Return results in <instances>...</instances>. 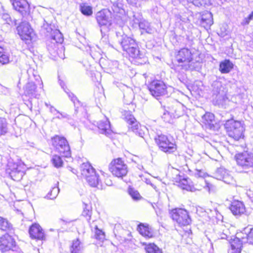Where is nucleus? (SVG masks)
<instances>
[{
	"label": "nucleus",
	"mask_w": 253,
	"mask_h": 253,
	"mask_svg": "<svg viewBox=\"0 0 253 253\" xmlns=\"http://www.w3.org/2000/svg\"><path fill=\"white\" fill-rule=\"evenodd\" d=\"M116 35L118 43L124 51L133 58L139 59L143 58V55L140 52L138 44L135 40L125 34L122 35L119 32H117Z\"/></svg>",
	"instance_id": "f257e3e1"
},
{
	"label": "nucleus",
	"mask_w": 253,
	"mask_h": 253,
	"mask_svg": "<svg viewBox=\"0 0 253 253\" xmlns=\"http://www.w3.org/2000/svg\"><path fill=\"white\" fill-rule=\"evenodd\" d=\"M192 60L191 51L187 48H183L175 53L174 63L182 69L192 70L194 69L192 65Z\"/></svg>",
	"instance_id": "f03ea898"
},
{
	"label": "nucleus",
	"mask_w": 253,
	"mask_h": 253,
	"mask_svg": "<svg viewBox=\"0 0 253 253\" xmlns=\"http://www.w3.org/2000/svg\"><path fill=\"white\" fill-rule=\"evenodd\" d=\"M155 141L159 148L166 153H172L177 150L175 141L170 135L158 134L155 137Z\"/></svg>",
	"instance_id": "7ed1b4c3"
},
{
	"label": "nucleus",
	"mask_w": 253,
	"mask_h": 253,
	"mask_svg": "<svg viewBox=\"0 0 253 253\" xmlns=\"http://www.w3.org/2000/svg\"><path fill=\"white\" fill-rule=\"evenodd\" d=\"M224 126L229 136L235 140L244 137L245 128L241 122L233 119L228 120L226 121Z\"/></svg>",
	"instance_id": "20e7f679"
},
{
	"label": "nucleus",
	"mask_w": 253,
	"mask_h": 253,
	"mask_svg": "<svg viewBox=\"0 0 253 253\" xmlns=\"http://www.w3.org/2000/svg\"><path fill=\"white\" fill-rule=\"evenodd\" d=\"M25 166L20 162L15 163L12 160L8 161L6 172L14 181H20L25 174Z\"/></svg>",
	"instance_id": "39448f33"
},
{
	"label": "nucleus",
	"mask_w": 253,
	"mask_h": 253,
	"mask_svg": "<svg viewBox=\"0 0 253 253\" xmlns=\"http://www.w3.org/2000/svg\"><path fill=\"white\" fill-rule=\"evenodd\" d=\"M212 101L215 105H223L226 100L227 90L219 81H215L212 84Z\"/></svg>",
	"instance_id": "423d86ee"
},
{
	"label": "nucleus",
	"mask_w": 253,
	"mask_h": 253,
	"mask_svg": "<svg viewBox=\"0 0 253 253\" xmlns=\"http://www.w3.org/2000/svg\"><path fill=\"white\" fill-rule=\"evenodd\" d=\"M81 171L90 186L95 187L98 185L100 182L99 175L90 164L83 163L81 166Z\"/></svg>",
	"instance_id": "0eeeda50"
},
{
	"label": "nucleus",
	"mask_w": 253,
	"mask_h": 253,
	"mask_svg": "<svg viewBox=\"0 0 253 253\" xmlns=\"http://www.w3.org/2000/svg\"><path fill=\"white\" fill-rule=\"evenodd\" d=\"M52 145L56 151L62 156L69 157L71 156V150L66 139L61 136L55 135L51 138Z\"/></svg>",
	"instance_id": "6e6552de"
},
{
	"label": "nucleus",
	"mask_w": 253,
	"mask_h": 253,
	"mask_svg": "<svg viewBox=\"0 0 253 253\" xmlns=\"http://www.w3.org/2000/svg\"><path fill=\"white\" fill-rule=\"evenodd\" d=\"M235 159L237 165L245 170H250L253 168V153L244 151L237 153Z\"/></svg>",
	"instance_id": "1a4fd4ad"
},
{
	"label": "nucleus",
	"mask_w": 253,
	"mask_h": 253,
	"mask_svg": "<svg viewBox=\"0 0 253 253\" xmlns=\"http://www.w3.org/2000/svg\"><path fill=\"white\" fill-rule=\"evenodd\" d=\"M110 171L116 177L123 178L128 172L127 165L121 158L113 160L109 166Z\"/></svg>",
	"instance_id": "9d476101"
},
{
	"label": "nucleus",
	"mask_w": 253,
	"mask_h": 253,
	"mask_svg": "<svg viewBox=\"0 0 253 253\" xmlns=\"http://www.w3.org/2000/svg\"><path fill=\"white\" fill-rule=\"evenodd\" d=\"M171 217L180 226H186L191 222L188 211L183 209H175L171 211Z\"/></svg>",
	"instance_id": "9b49d317"
},
{
	"label": "nucleus",
	"mask_w": 253,
	"mask_h": 253,
	"mask_svg": "<svg viewBox=\"0 0 253 253\" xmlns=\"http://www.w3.org/2000/svg\"><path fill=\"white\" fill-rule=\"evenodd\" d=\"M148 88L152 95L155 97L168 95L167 86L162 81H153L149 85Z\"/></svg>",
	"instance_id": "f8f14e48"
},
{
	"label": "nucleus",
	"mask_w": 253,
	"mask_h": 253,
	"mask_svg": "<svg viewBox=\"0 0 253 253\" xmlns=\"http://www.w3.org/2000/svg\"><path fill=\"white\" fill-rule=\"evenodd\" d=\"M96 20L101 28L100 31L102 33L103 29L108 30L111 25V12L108 9H103L96 14Z\"/></svg>",
	"instance_id": "ddd939ff"
},
{
	"label": "nucleus",
	"mask_w": 253,
	"mask_h": 253,
	"mask_svg": "<svg viewBox=\"0 0 253 253\" xmlns=\"http://www.w3.org/2000/svg\"><path fill=\"white\" fill-rule=\"evenodd\" d=\"M50 37L51 42L47 45V49L51 55L55 56V54L58 53V43L61 44L63 41V35L59 30L54 29Z\"/></svg>",
	"instance_id": "4468645a"
},
{
	"label": "nucleus",
	"mask_w": 253,
	"mask_h": 253,
	"mask_svg": "<svg viewBox=\"0 0 253 253\" xmlns=\"http://www.w3.org/2000/svg\"><path fill=\"white\" fill-rule=\"evenodd\" d=\"M17 30L22 40L25 41L26 42L32 40L33 30L28 22L26 21L22 22L17 27Z\"/></svg>",
	"instance_id": "2eb2a0df"
},
{
	"label": "nucleus",
	"mask_w": 253,
	"mask_h": 253,
	"mask_svg": "<svg viewBox=\"0 0 253 253\" xmlns=\"http://www.w3.org/2000/svg\"><path fill=\"white\" fill-rule=\"evenodd\" d=\"M124 119L128 124L129 130L142 136V133L139 131V125L130 111H125L123 114Z\"/></svg>",
	"instance_id": "dca6fc26"
},
{
	"label": "nucleus",
	"mask_w": 253,
	"mask_h": 253,
	"mask_svg": "<svg viewBox=\"0 0 253 253\" xmlns=\"http://www.w3.org/2000/svg\"><path fill=\"white\" fill-rule=\"evenodd\" d=\"M230 210L235 216H241L246 211V208L244 203L238 200L232 202L230 206Z\"/></svg>",
	"instance_id": "f3484780"
},
{
	"label": "nucleus",
	"mask_w": 253,
	"mask_h": 253,
	"mask_svg": "<svg viewBox=\"0 0 253 253\" xmlns=\"http://www.w3.org/2000/svg\"><path fill=\"white\" fill-rule=\"evenodd\" d=\"M96 124L100 133L104 134L107 136H110L112 134V131L111 129L110 123L106 117L102 120L97 122Z\"/></svg>",
	"instance_id": "a211bd4d"
},
{
	"label": "nucleus",
	"mask_w": 253,
	"mask_h": 253,
	"mask_svg": "<svg viewBox=\"0 0 253 253\" xmlns=\"http://www.w3.org/2000/svg\"><path fill=\"white\" fill-rule=\"evenodd\" d=\"M13 5L22 15H26L29 12V4L26 0H15Z\"/></svg>",
	"instance_id": "6ab92c4d"
},
{
	"label": "nucleus",
	"mask_w": 253,
	"mask_h": 253,
	"mask_svg": "<svg viewBox=\"0 0 253 253\" xmlns=\"http://www.w3.org/2000/svg\"><path fill=\"white\" fill-rule=\"evenodd\" d=\"M178 186L183 190L192 192L201 190V187H199L198 184L193 185L191 180L188 178L180 179L178 183Z\"/></svg>",
	"instance_id": "aec40b11"
},
{
	"label": "nucleus",
	"mask_w": 253,
	"mask_h": 253,
	"mask_svg": "<svg viewBox=\"0 0 253 253\" xmlns=\"http://www.w3.org/2000/svg\"><path fill=\"white\" fill-rule=\"evenodd\" d=\"M15 247V242L13 238H0V250L5 252L13 250Z\"/></svg>",
	"instance_id": "412c9836"
},
{
	"label": "nucleus",
	"mask_w": 253,
	"mask_h": 253,
	"mask_svg": "<svg viewBox=\"0 0 253 253\" xmlns=\"http://www.w3.org/2000/svg\"><path fill=\"white\" fill-rule=\"evenodd\" d=\"M30 237H45L43 229L38 223H33L29 229Z\"/></svg>",
	"instance_id": "4be33fe9"
},
{
	"label": "nucleus",
	"mask_w": 253,
	"mask_h": 253,
	"mask_svg": "<svg viewBox=\"0 0 253 253\" xmlns=\"http://www.w3.org/2000/svg\"><path fill=\"white\" fill-rule=\"evenodd\" d=\"M137 230L144 237H152V228L147 223H140L137 227Z\"/></svg>",
	"instance_id": "5701e85b"
},
{
	"label": "nucleus",
	"mask_w": 253,
	"mask_h": 253,
	"mask_svg": "<svg viewBox=\"0 0 253 253\" xmlns=\"http://www.w3.org/2000/svg\"><path fill=\"white\" fill-rule=\"evenodd\" d=\"M134 17L136 20L139 22V28L142 30L141 34L145 33L151 34L154 32V29L151 27L150 24L148 21L140 18H137L135 15H134Z\"/></svg>",
	"instance_id": "b1692460"
},
{
	"label": "nucleus",
	"mask_w": 253,
	"mask_h": 253,
	"mask_svg": "<svg viewBox=\"0 0 253 253\" xmlns=\"http://www.w3.org/2000/svg\"><path fill=\"white\" fill-rule=\"evenodd\" d=\"M206 212L208 214V218L210 220H212L213 223L217 224L218 222L222 221L223 216L216 209L213 210L207 209Z\"/></svg>",
	"instance_id": "393cba45"
},
{
	"label": "nucleus",
	"mask_w": 253,
	"mask_h": 253,
	"mask_svg": "<svg viewBox=\"0 0 253 253\" xmlns=\"http://www.w3.org/2000/svg\"><path fill=\"white\" fill-rule=\"evenodd\" d=\"M0 229L2 230L7 231L9 237H12V234H13L14 232L12 225L6 219L1 216H0Z\"/></svg>",
	"instance_id": "a878e982"
},
{
	"label": "nucleus",
	"mask_w": 253,
	"mask_h": 253,
	"mask_svg": "<svg viewBox=\"0 0 253 253\" xmlns=\"http://www.w3.org/2000/svg\"><path fill=\"white\" fill-rule=\"evenodd\" d=\"M201 122L210 129L214 127V116L210 112H206L202 116Z\"/></svg>",
	"instance_id": "bb28decb"
},
{
	"label": "nucleus",
	"mask_w": 253,
	"mask_h": 253,
	"mask_svg": "<svg viewBox=\"0 0 253 253\" xmlns=\"http://www.w3.org/2000/svg\"><path fill=\"white\" fill-rule=\"evenodd\" d=\"M37 86L34 83L28 82L24 87V94L30 97H36Z\"/></svg>",
	"instance_id": "cd10ccee"
},
{
	"label": "nucleus",
	"mask_w": 253,
	"mask_h": 253,
	"mask_svg": "<svg viewBox=\"0 0 253 253\" xmlns=\"http://www.w3.org/2000/svg\"><path fill=\"white\" fill-rule=\"evenodd\" d=\"M233 66V64L229 59H225L220 63L219 70L221 73L227 74L231 71Z\"/></svg>",
	"instance_id": "c85d7f7f"
},
{
	"label": "nucleus",
	"mask_w": 253,
	"mask_h": 253,
	"mask_svg": "<svg viewBox=\"0 0 253 253\" xmlns=\"http://www.w3.org/2000/svg\"><path fill=\"white\" fill-rule=\"evenodd\" d=\"M201 24L204 27H210L213 24L212 15L211 12L207 11L201 17Z\"/></svg>",
	"instance_id": "c756f323"
},
{
	"label": "nucleus",
	"mask_w": 253,
	"mask_h": 253,
	"mask_svg": "<svg viewBox=\"0 0 253 253\" xmlns=\"http://www.w3.org/2000/svg\"><path fill=\"white\" fill-rule=\"evenodd\" d=\"M180 116V115L179 113H177L176 110H175L174 111L172 110L170 111L165 110L163 113L162 118L165 122L170 123L172 120V117L178 118Z\"/></svg>",
	"instance_id": "7c9ffc66"
},
{
	"label": "nucleus",
	"mask_w": 253,
	"mask_h": 253,
	"mask_svg": "<svg viewBox=\"0 0 253 253\" xmlns=\"http://www.w3.org/2000/svg\"><path fill=\"white\" fill-rule=\"evenodd\" d=\"M70 250L71 253H82L83 246L78 238L73 240Z\"/></svg>",
	"instance_id": "2f4dec72"
},
{
	"label": "nucleus",
	"mask_w": 253,
	"mask_h": 253,
	"mask_svg": "<svg viewBox=\"0 0 253 253\" xmlns=\"http://www.w3.org/2000/svg\"><path fill=\"white\" fill-rule=\"evenodd\" d=\"M194 175L196 177L201 178L199 181L200 184L198 185L199 187H201V189L202 187L207 186V183L206 180L204 179V177L206 176V173L204 171L196 169Z\"/></svg>",
	"instance_id": "473e14b6"
},
{
	"label": "nucleus",
	"mask_w": 253,
	"mask_h": 253,
	"mask_svg": "<svg viewBox=\"0 0 253 253\" xmlns=\"http://www.w3.org/2000/svg\"><path fill=\"white\" fill-rule=\"evenodd\" d=\"M218 172L223 173L224 175L222 176L219 175L218 179L223 180L224 182L226 183H229L232 179V176L228 173L227 170L222 168H220L218 169Z\"/></svg>",
	"instance_id": "72a5a7b5"
},
{
	"label": "nucleus",
	"mask_w": 253,
	"mask_h": 253,
	"mask_svg": "<svg viewBox=\"0 0 253 253\" xmlns=\"http://www.w3.org/2000/svg\"><path fill=\"white\" fill-rule=\"evenodd\" d=\"M8 125L5 118L0 117V136L5 135L8 132Z\"/></svg>",
	"instance_id": "f704fd0d"
},
{
	"label": "nucleus",
	"mask_w": 253,
	"mask_h": 253,
	"mask_svg": "<svg viewBox=\"0 0 253 253\" xmlns=\"http://www.w3.org/2000/svg\"><path fill=\"white\" fill-rule=\"evenodd\" d=\"M231 249L235 250H239L241 251L242 247V241L240 238H231L229 241Z\"/></svg>",
	"instance_id": "c9c22d12"
},
{
	"label": "nucleus",
	"mask_w": 253,
	"mask_h": 253,
	"mask_svg": "<svg viewBox=\"0 0 253 253\" xmlns=\"http://www.w3.org/2000/svg\"><path fill=\"white\" fill-rule=\"evenodd\" d=\"M83 216L86 217V220L89 221L91 214V206L90 204H87L83 203V211L82 213Z\"/></svg>",
	"instance_id": "e433bc0d"
},
{
	"label": "nucleus",
	"mask_w": 253,
	"mask_h": 253,
	"mask_svg": "<svg viewBox=\"0 0 253 253\" xmlns=\"http://www.w3.org/2000/svg\"><path fill=\"white\" fill-rule=\"evenodd\" d=\"M147 253H163L162 251L154 244H149L145 247Z\"/></svg>",
	"instance_id": "4c0bfd02"
},
{
	"label": "nucleus",
	"mask_w": 253,
	"mask_h": 253,
	"mask_svg": "<svg viewBox=\"0 0 253 253\" xmlns=\"http://www.w3.org/2000/svg\"><path fill=\"white\" fill-rule=\"evenodd\" d=\"M1 18L5 21L6 23L10 25H16V20H12L9 14L7 13H2L0 14Z\"/></svg>",
	"instance_id": "58836bf2"
},
{
	"label": "nucleus",
	"mask_w": 253,
	"mask_h": 253,
	"mask_svg": "<svg viewBox=\"0 0 253 253\" xmlns=\"http://www.w3.org/2000/svg\"><path fill=\"white\" fill-rule=\"evenodd\" d=\"M59 192V188L57 186H54L47 193L46 197L47 199L53 200L56 198Z\"/></svg>",
	"instance_id": "ea45409f"
},
{
	"label": "nucleus",
	"mask_w": 253,
	"mask_h": 253,
	"mask_svg": "<svg viewBox=\"0 0 253 253\" xmlns=\"http://www.w3.org/2000/svg\"><path fill=\"white\" fill-rule=\"evenodd\" d=\"M51 162L53 165L56 168H60L62 166L63 161L59 156L53 155L51 159Z\"/></svg>",
	"instance_id": "a19ab883"
},
{
	"label": "nucleus",
	"mask_w": 253,
	"mask_h": 253,
	"mask_svg": "<svg viewBox=\"0 0 253 253\" xmlns=\"http://www.w3.org/2000/svg\"><path fill=\"white\" fill-rule=\"evenodd\" d=\"M80 10L84 15L86 16H90L92 14L91 7L84 4L80 5Z\"/></svg>",
	"instance_id": "79ce46f5"
},
{
	"label": "nucleus",
	"mask_w": 253,
	"mask_h": 253,
	"mask_svg": "<svg viewBox=\"0 0 253 253\" xmlns=\"http://www.w3.org/2000/svg\"><path fill=\"white\" fill-rule=\"evenodd\" d=\"M58 115L56 116L55 118L61 120L62 119H66L67 121H68V123L71 125L72 126L74 125V121L72 120L71 117L68 115L67 113H65L64 112H60V113L58 114Z\"/></svg>",
	"instance_id": "37998d69"
},
{
	"label": "nucleus",
	"mask_w": 253,
	"mask_h": 253,
	"mask_svg": "<svg viewBox=\"0 0 253 253\" xmlns=\"http://www.w3.org/2000/svg\"><path fill=\"white\" fill-rule=\"evenodd\" d=\"M187 1L196 6L208 5L210 3V0H187Z\"/></svg>",
	"instance_id": "c03bdc74"
},
{
	"label": "nucleus",
	"mask_w": 253,
	"mask_h": 253,
	"mask_svg": "<svg viewBox=\"0 0 253 253\" xmlns=\"http://www.w3.org/2000/svg\"><path fill=\"white\" fill-rule=\"evenodd\" d=\"M60 84L61 86V87L64 89L65 91L68 94L69 97L71 98V100L74 103L75 106L77 108H78L79 106H76V105H78L77 104H78L79 105H80V103L79 101L77 99V97L75 96L72 93L68 92L65 90L63 86V83L62 82H60Z\"/></svg>",
	"instance_id": "a18cd8bd"
},
{
	"label": "nucleus",
	"mask_w": 253,
	"mask_h": 253,
	"mask_svg": "<svg viewBox=\"0 0 253 253\" xmlns=\"http://www.w3.org/2000/svg\"><path fill=\"white\" fill-rule=\"evenodd\" d=\"M129 194L134 200L137 201L142 198V197L140 196L138 192L133 189H130L129 190Z\"/></svg>",
	"instance_id": "49530a36"
},
{
	"label": "nucleus",
	"mask_w": 253,
	"mask_h": 253,
	"mask_svg": "<svg viewBox=\"0 0 253 253\" xmlns=\"http://www.w3.org/2000/svg\"><path fill=\"white\" fill-rule=\"evenodd\" d=\"M43 30H45L46 32V35H51L54 30L52 28V26L48 23L44 24L42 27Z\"/></svg>",
	"instance_id": "de8ad7c7"
},
{
	"label": "nucleus",
	"mask_w": 253,
	"mask_h": 253,
	"mask_svg": "<svg viewBox=\"0 0 253 253\" xmlns=\"http://www.w3.org/2000/svg\"><path fill=\"white\" fill-rule=\"evenodd\" d=\"M253 19V11L249 14V15L244 18L241 22V25L243 26L247 25L249 24L250 21Z\"/></svg>",
	"instance_id": "09e8293b"
},
{
	"label": "nucleus",
	"mask_w": 253,
	"mask_h": 253,
	"mask_svg": "<svg viewBox=\"0 0 253 253\" xmlns=\"http://www.w3.org/2000/svg\"><path fill=\"white\" fill-rule=\"evenodd\" d=\"M45 105L49 108V112L53 114L54 115H56L57 114L60 113V111L57 110L54 107L50 105V104L45 102Z\"/></svg>",
	"instance_id": "8fccbe9b"
},
{
	"label": "nucleus",
	"mask_w": 253,
	"mask_h": 253,
	"mask_svg": "<svg viewBox=\"0 0 253 253\" xmlns=\"http://www.w3.org/2000/svg\"><path fill=\"white\" fill-rule=\"evenodd\" d=\"M242 233L246 234L247 236L246 237H253V228H251L248 227L245 228Z\"/></svg>",
	"instance_id": "3c124183"
},
{
	"label": "nucleus",
	"mask_w": 253,
	"mask_h": 253,
	"mask_svg": "<svg viewBox=\"0 0 253 253\" xmlns=\"http://www.w3.org/2000/svg\"><path fill=\"white\" fill-rule=\"evenodd\" d=\"M94 232L95 237H100V236H105V233L102 230L99 229L96 225L95 226Z\"/></svg>",
	"instance_id": "603ef678"
},
{
	"label": "nucleus",
	"mask_w": 253,
	"mask_h": 253,
	"mask_svg": "<svg viewBox=\"0 0 253 253\" xmlns=\"http://www.w3.org/2000/svg\"><path fill=\"white\" fill-rule=\"evenodd\" d=\"M228 253H241V250L230 249L228 250Z\"/></svg>",
	"instance_id": "864d4df0"
},
{
	"label": "nucleus",
	"mask_w": 253,
	"mask_h": 253,
	"mask_svg": "<svg viewBox=\"0 0 253 253\" xmlns=\"http://www.w3.org/2000/svg\"><path fill=\"white\" fill-rule=\"evenodd\" d=\"M126 95H124V98H126ZM132 101V96H131V97L129 98V99L128 100H126V99H125V102L127 104H130V103H131Z\"/></svg>",
	"instance_id": "5fc2aeb1"
},
{
	"label": "nucleus",
	"mask_w": 253,
	"mask_h": 253,
	"mask_svg": "<svg viewBox=\"0 0 253 253\" xmlns=\"http://www.w3.org/2000/svg\"><path fill=\"white\" fill-rule=\"evenodd\" d=\"M215 174L216 178L218 179L219 175L222 176V175H224L223 173H222H222L218 172V169L216 170Z\"/></svg>",
	"instance_id": "6e6d98bb"
},
{
	"label": "nucleus",
	"mask_w": 253,
	"mask_h": 253,
	"mask_svg": "<svg viewBox=\"0 0 253 253\" xmlns=\"http://www.w3.org/2000/svg\"><path fill=\"white\" fill-rule=\"evenodd\" d=\"M192 233L191 230L189 229L185 231V234L182 236H189Z\"/></svg>",
	"instance_id": "4d7b16f0"
},
{
	"label": "nucleus",
	"mask_w": 253,
	"mask_h": 253,
	"mask_svg": "<svg viewBox=\"0 0 253 253\" xmlns=\"http://www.w3.org/2000/svg\"><path fill=\"white\" fill-rule=\"evenodd\" d=\"M59 222H61V224H67V223H70L69 221H65V220H62V219H60Z\"/></svg>",
	"instance_id": "13d9d810"
},
{
	"label": "nucleus",
	"mask_w": 253,
	"mask_h": 253,
	"mask_svg": "<svg viewBox=\"0 0 253 253\" xmlns=\"http://www.w3.org/2000/svg\"><path fill=\"white\" fill-rule=\"evenodd\" d=\"M248 242L250 243V244L253 245V238H247Z\"/></svg>",
	"instance_id": "bf43d9fd"
},
{
	"label": "nucleus",
	"mask_w": 253,
	"mask_h": 253,
	"mask_svg": "<svg viewBox=\"0 0 253 253\" xmlns=\"http://www.w3.org/2000/svg\"><path fill=\"white\" fill-rule=\"evenodd\" d=\"M225 232H223V234H224V235H225L226 237H228L229 235L227 234V233L228 232V230H226L225 231H224Z\"/></svg>",
	"instance_id": "052dcab7"
},
{
	"label": "nucleus",
	"mask_w": 253,
	"mask_h": 253,
	"mask_svg": "<svg viewBox=\"0 0 253 253\" xmlns=\"http://www.w3.org/2000/svg\"><path fill=\"white\" fill-rule=\"evenodd\" d=\"M30 146L34 147V144L33 143H30Z\"/></svg>",
	"instance_id": "680f3d73"
},
{
	"label": "nucleus",
	"mask_w": 253,
	"mask_h": 253,
	"mask_svg": "<svg viewBox=\"0 0 253 253\" xmlns=\"http://www.w3.org/2000/svg\"><path fill=\"white\" fill-rule=\"evenodd\" d=\"M3 86L0 84V90L3 89Z\"/></svg>",
	"instance_id": "e2e57ef3"
},
{
	"label": "nucleus",
	"mask_w": 253,
	"mask_h": 253,
	"mask_svg": "<svg viewBox=\"0 0 253 253\" xmlns=\"http://www.w3.org/2000/svg\"><path fill=\"white\" fill-rule=\"evenodd\" d=\"M2 48H0V54H1L2 53H3L2 52Z\"/></svg>",
	"instance_id": "0e129e2a"
},
{
	"label": "nucleus",
	"mask_w": 253,
	"mask_h": 253,
	"mask_svg": "<svg viewBox=\"0 0 253 253\" xmlns=\"http://www.w3.org/2000/svg\"><path fill=\"white\" fill-rule=\"evenodd\" d=\"M111 184H112V183H111V181H110V183H107V185H111Z\"/></svg>",
	"instance_id": "69168bd1"
},
{
	"label": "nucleus",
	"mask_w": 253,
	"mask_h": 253,
	"mask_svg": "<svg viewBox=\"0 0 253 253\" xmlns=\"http://www.w3.org/2000/svg\"><path fill=\"white\" fill-rule=\"evenodd\" d=\"M34 239H37V240H40V239H43V238H33Z\"/></svg>",
	"instance_id": "338daca9"
},
{
	"label": "nucleus",
	"mask_w": 253,
	"mask_h": 253,
	"mask_svg": "<svg viewBox=\"0 0 253 253\" xmlns=\"http://www.w3.org/2000/svg\"><path fill=\"white\" fill-rule=\"evenodd\" d=\"M50 231H53V229H50Z\"/></svg>",
	"instance_id": "774afa93"
}]
</instances>
